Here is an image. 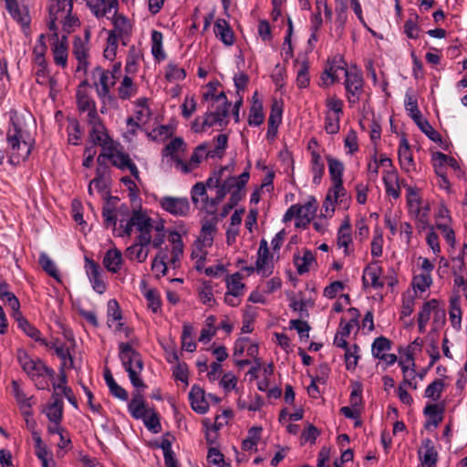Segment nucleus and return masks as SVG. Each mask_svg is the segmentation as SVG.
<instances>
[{
    "instance_id": "obj_46",
    "label": "nucleus",
    "mask_w": 467,
    "mask_h": 467,
    "mask_svg": "<svg viewBox=\"0 0 467 467\" xmlns=\"http://www.w3.org/2000/svg\"><path fill=\"white\" fill-rule=\"evenodd\" d=\"M418 382L417 381H410V380H408V379H402L397 389H396V393H397V396L399 398V400H400V402L405 405V406H408V407H410L412 404H413V398L412 396L409 393L408 391V389H411L413 390H416L418 389Z\"/></svg>"
},
{
    "instance_id": "obj_35",
    "label": "nucleus",
    "mask_w": 467,
    "mask_h": 467,
    "mask_svg": "<svg viewBox=\"0 0 467 467\" xmlns=\"http://www.w3.org/2000/svg\"><path fill=\"white\" fill-rule=\"evenodd\" d=\"M258 345L252 341L249 337L238 338L234 347V356L235 358L246 354L251 358H256L258 356Z\"/></svg>"
},
{
    "instance_id": "obj_54",
    "label": "nucleus",
    "mask_w": 467,
    "mask_h": 467,
    "mask_svg": "<svg viewBox=\"0 0 467 467\" xmlns=\"http://www.w3.org/2000/svg\"><path fill=\"white\" fill-rule=\"evenodd\" d=\"M462 309L459 296H453L450 300L449 318L451 327L456 331L462 329Z\"/></svg>"
},
{
    "instance_id": "obj_3",
    "label": "nucleus",
    "mask_w": 467,
    "mask_h": 467,
    "mask_svg": "<svg viewBox=\"0 0 467 467\" xmlns=\"http://www.w3.org/2000/svg\"><path fill=\"white\" fill-rule=\"evenodd\" d=\"M171 244L170 256L166 251L161 250L152 261L151 270L157 277L166 275L167 265L176 268L183 255L184 244L182 235L172 231L168 237Z\"/></svg>"
},
{
    "instance_id": "obj_50",
    "label": "nucleus",
    "mask_w": 467,
    "mask_h": 467,
    "mask_svg": "<svg viewBox=\"0 0 467 467\" xmlns=\"http://www.w3.org/2000/svg\"><path fill=\"white\" fill-rule=\"evenodd\" d=\"M331 183H343L345 166L341 161L332 156L327 157Z\"/></svg>"
},
{
    "instance_id": "obj_51",
    "label": "nucleus",
    "mask_w": 467,
    "mask_h": 467,
    "mask_svg": "<svg viewBox=\"0 0 467 467\" xmlns=\"http://www.w3.org/2000/svg\"><path fill=\"white\" fill-rule=\"evenodd\" d=\"M432 283L433 280L431 273L414 270L411 284L415 292H426L431 287Z\"/></svg>"
},
{
    "instance_id": "obj_36",
    "label": "nucleus",
    "mask_w": 467,
    "mask_h": 467,
    "mask_svg": "<svg viewBox=\"0 0 467 467\" xmlns=\"http://www.w3.org/2000/svg\"><path fill=\"white\" fill-rule=\"evenodd\" d=\"M189 399L191 406L195 412L199 414L207 412L209 404L205 400L204 390L201 387L193 385L189 393Z\"/></svg>"
},
{
    "instance_id": "obj_52",
    "label": "nucleus",
    "mask_w": 467,
    "mask_h": 467,
    "mask_svg": "<svg viewBox=\"0 0 467 467\" xmlns=\"http://www.w3.org/2000/svg\"><path fill=\"white\" fill-rule=\"evenodd\" d=\"M141 293L147 300L148 307L153 312L158 313L161 307V301L159 292L156 289L147 287L145 282L140 284Z\"/></svg>"
},
{
    "instance_id": "obj_62",
    "label": "nucleus",
    "mask_w": 467,
    "mask_h": 467,
    "mask_svg": "<svg viewBox=\"0 0 467 467\" xmlns=\"http://www.w3.org/2000/svg\"><path fill=\"white\" fill-rule=\"evenodd\" d=\"M149 244H143L139 240L137 243L132 244L127 249L128 256L131 260H137L140 263L146 261L149 250L147 248Z\"/></svg>"
},
{
    "instance_id": "obj_31",
    "label": "nucleus",
    "mask_w": 467,
    "mask_h": 467,
    "mask_svg": "<svg viewBox=\"0 0 467 467\" xmlns=\"http://www.w3.org/2000/svg\"><path fill=\"white\" fill-rule=\"evenodd\" d=\"M218 86V82H209L206 85V90L202 95L203 99L210 102L211 108L231 106L224 92L221 91L216 93Z\"/></svg>"
},
{
    "instance_id": "obj_26",
    "label": "nucleus",
    "mask_w": 467,
    "mask_h": 467,
    "mask_svg": "<svg viewBox=\"0 0 467 467\" xmlns=\"http://www.w3.org/2000/svg\"><path fill=\"white\" fill-rule=\"evenodd\" d=\"M398 157L400 165L406 173L410 174L416 171V163L413 159L412 151L408 140L404 136L400 140Z\"/></svg>"
},
{
    "instance_id": "obj_57",
    "label": "nucleus",
    "mask_w": 467,
    "mask_h": 467,
    "mask_svg": "<svg viewBox=\"0 0 467 467\" xmlns=\"http://www.w3.org/2000/svg\"><path fill=\"white\" fill-rule=\"evenodd\" d=\"M200 301L208 306H213L216 300L213 296V285L210 281H203L198 287Z\"/></svg>"
},
{
    "instance_id": "obj_47",
    "label": "nucleus",
    "mask_w": 467,
    "mask_h": 467,
    "mask_svg": "<svg viewBox=\"0 0 467 467\" xmlns=\"http://www.w3.org/2000/svg\"><path fill=\"white\" fill-rule=\"evenodd\" d=\"M310 171L313 175V183L318 185L325 173V164L321 155L317 150L311 151Z\"/></svg>"
},
{
    "instance_id": "obj_53",
    "label": "nucleus",
    "mask_w": 467,
    "mask_h": 467,
    "mask_svg": "<svg viewBox=\"0 0 467 467\" xmlns=\"http://www.w3.org/2000/svg\"><path fill=\"white\" fill-rule=\"evenodd\" d=\"M262 431V427L258 426L249 429L246 438L242 442V450L249 452L255 451L258 442L261 440Z\"/></svg>"
},
{
    "instance_id": "obj_18",
    "label": "nucleus",
    "mask_w": 467,
    "mask_h": 467,
    "mask_svg": "<svg viewBox=\"0 0 467 467\" xmlns=\"http://www.w3.org/2000/svg\"><path fill=\"white\" fill-rule=\"evenodd\" d=\"M90 30L85 28L84 36H76L73 41L72 52L78 60V71L85 70L88 64Z\"/></svg>"
},
{
    "instance_id": "obj_1",
    "label": "nucleus",
    "mask_w": 467,
    "mask_h": 467,
    "mask_svg": "<svg viewBox=\"0 0 467 467\" xmlns=\"http://www.w3.org/2000/svg\"><path fill=\"white\" fill-rule=\"evenodd\" d=\"M234 165L223 167L214 171L207 181L210 188L216 190L217 201H222L226 195H229L228 208L233 209L245 196V186L250 179L248 170L240 175H234Z\"/></svg>"
},
{
    "instance_id": "obj_14",
    "label": "nucleus",
    "mask_w": 467,
    "mask_h": 467,
    "mask_svg": "<svg viewBox=\"0 0 467 467\" xmlns=\"http://www.w3.org/2000/svg\"><path fill=\"white\" fill-rule=\"evenodd\" d=\"M48 36L53 59L57 66L65 68L67 65L68 45L67 35L60 29L49 30Z\"/></svg>"
},
{
    "instance_id": "obj_41",
    "label": "nucleus",
    "mask_w": 467,
    "mask_h": 467,
    "mask_svg": "<svg viewBox=\"0 0 467 467\" xmlns=\"http://www.w3.org/2000/svg\"><path fill=\"white\" fill-rule=\"evenodd\" d=\"M440 305V302L437 299H431L425 302L419 314H418V328L420 333H424L426 330V326L429 323L431 315L435 308Z\"/></svg>"
},
{
    "instance_id": "obj_64",
    "label": "nucleus",
    "mask_w": 467,
    "mask_h": 467,
    "mask_svg": "<svg viewBox=\"0 0 467 467\" xmlns=\"http://www.w3.org/2000/svg\"><path fill=\"white\" fill-rule=\"evenodd\" d=\"M444 388L445 383L443 380L441 379H436L427 386L424 391V397L432 401H437L440 400Z\"/></svg>"
},
{
    "instance_id": "obj_15",
    "label": "nucleus",
    "mask_w": 467,
    "mask_h": 467,
    "mask_svg": "<svg viewBox=\"0 0 467 467\" xmlns=\"http://www.w3.org/2000/svg\"><path fill=\"white\" fill-rule=\"evenodd\" d=\"M115 82L116 76L110 75L109 70L98 67L92 71V84L103 103L112 99L109 89L115 85Z\"/></svg>"
},
{
    "instance_id": "obj_61",
    "label": "nucleus",
    "mask_w": 467,
    "mask_h": 467,
    "mask_svg": "<svg viewBox=\"0 0 467 467\" xmlns=\"http://www.w3.org/2000/svg\"><path fill=\"white\" fill-rule=\"evenodd\" d=\"M383 231L380 227H375L373 231V237L370 244V253L372 257L379 258L383 254Z\"/></svg>"
},
{
    "instance_id": "obj_34",
    "label": "nucleus",
    "mask_w": 467,
    "mask_h": 467,
    "mask_svg": "<svg viewBox=\"0 0 467 467\" xmlns=\"http://www.w3.org/2000/svg\"><path fill=\"white\" fill-rule=\"evenodd\" d=\"M294 264L296 272L299 275H304L314 268L317 262L314 254L310 250L305 249L294 255Z\"/></svg>"
},
{
    "instance_id": "obj_49",
    "label": "nucleus",
    "mask_w": 467,
    "mask_h": 467,
    "mask_svg": "<svg viewBox=\"0 0 467 467\" xmlns=\"http://www.w3.org/2000/svg\"><path fill=\"white\" fill-rule=\"evenodd\" d=\"M214 34L225 46H232L234 42V33L224 19H217Z\"/></svg>"
},
{
    "instance_id": "obj_55",
    "label": "nucleus",
    "mask_w": 467,
    "mask_h": 467,
    "mask_svg": "<svg viewBox=\"0 0 467 467\" xmlns=\"http://www.w3.org/2000/svg\"><path fill=\"white\" fill-rule=\"evenodd\" d=\"M112 14V24L114 28L109 33H114L119 38L130 35L131 32V24L130 21L124 16L118 15L117 12Z\"/></svg>"
},
{
    "instance_id": "obj_17",
    "label": "nucleus",
    "mask_w": 467,
    "mask_h": 467,
    "mask_svg": "<svg viewBox=\"0 0 467 467\" xmlns=\"http://www.w3.org/2000/svg\"><path fill=\"white\" fill-rule=\"evenodd\" d=\"M131 223L135 224L139 232L138 240L143 244H150L151 231L154 230L156 221L142 211H136L131 215Z\"/></svg>"
},
{
    "instance_id": "obj_13",
    "label": "nucleus",
    "mask_w": 467,
    "mask_h": 467,
    "mask_svg": "<svg viewBox=\"0 0 467 467\" xmlns=\"http://www.w3.org/2000/svg\"><path fill=\"white\" fill-rule=\"evenodd\" d=\"M17 360L23 370L33 380L47 376L52 377L54 371L49 369L39 358H31L25 350L19 349L17 351Z\"/></svg>"
},
{
    "instance_id": "obj_45",
    "label": "nucleus",
    "mask_w": 467,
    "mask_h": 467,
    "mask_svg": "<svg viewBox=\"0 0 467 467\" xmlns=\"http://www.w3.org/2000/svg\"><path fill=\"white\" fill-rule=\"evenodd\" d=\"M399 365L402 371V379L416 381V364L412 355L404 353V355L399 359Z\"/></svg>"
},
{
    "instance_id": "obj_28",
    "label": "nucleus",
    "mask_w": 467,
    "mask_h": 467,
    "mask_svg": "<svg viewBox=\"0 0 467 467\" xmlns=\"http://www.w3.org/2000/svg\"><path fill=\"white\" fill-rule=\"evenodd\" d=\"M345 71H347V69L342 65L341 61L335 59L329 62L320 77L319 86L323 88L330 87L339 80L340 74H345Z\"/></svg>"
},
{
    "instance_id": "obj_33",
    "label": "nucleus",
    "mask_w": 467,
    "mask_h": 467,
    "mask_svg": "<svg viewBox=\"0 0 467 467\" xmlns=\"http://www.w3.org/2000/svg\"><path fill=\"white\" fill-rule=\"evenodd\" d=\"M0 300L10 309V315L14 319L19 317L22 313L20 311V303L18 298L8 290L7 285H0Z\"/></svg>"
},
{
    "instance_id": "obj_6",
    "label": "nucleus",
    "mask_w": 467,
    "mask_h": 467,
    "mask_svg": "<svg viewBox=\"0 0 467 467\" xmlns=\"http://www.w3.org/2000/svg\"><path fill=\"white\" fill-rule=\"evenodd\" d=\"M317 207V200L311 197L303 204L296 203L290 206L284 214L283 222L295 220L296 227L306 228L314 219Z\"/></svg>"
},
{
    "instance_id": "obj_63",
    "label": "nucleus",
    "mask_w": 467,
    "mask_h": 467,
    "mask_svg": "<svg viewBox=\"0 0 467 467\" xmlns=\"http://www.w3.org/2000/svg\"><path fill=\"white\" fill-rule=\"evenodd\" d=\"M391 348V342L385 337L375 338L371 345V354L375 358H380Z\"/></svg>"
},
{
    "instance_id": "obj_22",
    "label": "nucleus",
    "mask_w": 467,
    "mask_h": 467,
    "mask_svg": "<svg viewBox=\"0 0 467 467\" xmlns=\"http://www.w3.org/2000/svg\"><path fill=\"white\" fill-rule=\"evenodd\" d=\"M91 125V130L89 132L90 141L94 145H99L102 148V152L105 153L110 149L116 142L108 135L105 127L101 124L99 118L96 119V121H88Z\"/></svg>"
},
{
    "instance_id": "obj_39",
    "label": "nucleus",
    "mask_w": 467,
    "mask_h": 467,
    "mask_svg": "<svg viewBox=\"0 0 467 467\" xmlns=\"http://www.w3.org/2000/svg\"><path fill=\"white\" fill-rule=\"evenodd\" d=\"M135 118L137 122L132 118L128 119V125L138 127L140 124H144L148 121L150 116V110L148 105V100L145 98H140L135 102L134 109Z\"/></svg>"
},
{
    "instance_id": "obj_43",
    "label": "nucleus",
    "mask_w": 467,
    "mask_h": 467,
    "mask_svg": "<svg viewBox=\"0 0 467 467\" xmlns=\"http://www.w3.org/2000/svg\"><path fill=\"white\" fill-rule=\"evenodd\" d=\"M121 252L117 248L109 249L103 257V265L110 273H118L122 265Z\"/></svg>"
},
{
    "instance_id": "obj_20",
    "label": "nucleus",
    "mask_w": 467,
    "mask_h": 467,
    "mask_svg": "<svg viewBox=\"0 0 467 467\" xmlns=\"http://www.w3.org/2000/svg\"><path fill=\"white\" fill-rule=\"evenodd\" d=\"M77 101L79 111L87 113V120L96 121L99 119L95 101L88 94V84L83 82L77 91Z\"/></svg>"
},
{
    "instance_id": "obj_5",
    "label": "nucleus",
    "mask_w": 467,
    "mask_h": 467,
    "mask_svg": "<svg viewBox=\"0 0 467 467\" xmlns=\"http://www.w3.org/2000/svg\"><path fill=\"white\" fill-rule=\"evenodd\" d=\"M119 358L129 374L131 384L137 389H143L145 385L140 378L143 362L140 354L127 343L119 344Z\"/></svg>"
},
{
    "instance_id": "obj_40",
    "label": "nucleus",
    "mask_w": 467,
    "mask_h": 467,
    "mask_svg": "<svg viewBox=\"0 0 467 467\" xmlns=\"http://www.w3.org/2000/svg\"><path fill=\"white\" fill-rule=\"evenodd\" d=\"M52 402L48 403L43 412L53 424H59L63 415V400L57 395L52 396Z\"/></svg>"
},
{
    "instance_id": "obj_60",
    "label": "nucleus",
    "mask_w": 467,
    "mask_h": 467,
    "mask_svg": "<svg viewBox=\"0 0 467 467\" xmlns=\"http://www.w3.org/2000/svg\"><path fill=\"white\" fill-rule=\"evenodd\" d=\"M182 348L188 352H193L196 349L194 328L190 324H184L182 327Z\"/></svg>"
},
{
    "instance_id": "obj_42",
    "label": "nucleus",
    "mask_w": 467,
    "mask_h": 467,
    "mask_svg": "<svg viewBox=\"0 0 467 467\" xmlns=\"http://www.w3.org/2000/svg\"><path fill=\"white\" fill-rule=\"evenodd\" d=\"M122 315L117 300L110 299L107 305V323L114 330H120Z\"/></svg>"
},
{
    "instance_id": "obj_24",
    "label": "nucleus",
    "mask_w": 467,
    "mask_h": 467,
    "mask_svg": "<svg viewBox=\"0 0 467 467\" xmlns=\"http://www.w3.org/2000/svg\"><path fill=\"white\" fill-rule=\"evenodd\" d=\"M85 270L88 278L94 291L103 294L107 289V285L102 276V271L98 264L90 258H85Z\"/></svg>"
},
{
    "instance_id": "obj_25",
    "label": "nucleus",
    "mask_w": 467,
    "mask_h": 467,
    "mask_svg": "<svg viewBox=\"0 0 467 467\" xmlns=\"http://www.w3.org/2000/svg\"><path fill=\"white\" fill-rule=\"evenodd\" d=\"M345 87L349 103H356L358 100L359 94L362 90L363 79L362 76L357 72L345 71Z\"/></svg>"
},
{
    "instance_id": "obj_4",
    "label": "nucleus",
    "mask_w": 467,
    "mask_h": 467,
    "mask_svg": "<svg viewBox=\"0 0 467 467\" xmlns=\"http://www.w3.org/2000/svg\"><path fill=\"white\" fill-rule=\"evenodd\" d=\"M216 223L214 219L203 221L200 235L193 244L191 256L194 261L196 269L199 271L204 267L208 249L213 244V238L217 231Z\"/></svg>"
},
{
    "instance_id": "obj_9",
    "label": "nucleus",
    "mask_w": 467,
    "mask_h": 467,
    "mask_svg": "<svg viewBox=\"0 0 467 467\" xmlns=\"http://www.w3.org/2000/svg\"><path fill=\"white\" fill-rule=\"evenodd\" d=\"M102 158L109 159L112 165L121 171H130L132 176L137 181H140L139 170L136 164L130 158L129 154L123 151L122 147L119 143L116 142L105 153H100L98 157V161L100 162Z\"/></svg>"
},
{
    "instance_id": "obj_8",
    "label": "nucleus",
    "mask_w": 467,
    "mask_h": 467,
    "mask_svg": "<svg viewBox=\"0 0 467 467\" xmlns=\"http://www.w3.org/2000/svg\"><path fill=\"white\" fill-rule=\"evenodd\" d=\"M350 200V195L343 183H331L322 205L324 217H332L337 207L347 209Z\"/></svg>"
},
{
    "instance_id": "obj_12",
    "label": "nucleus",
    "mask_w": 467,
    "mask_h": 467,
    "mask_svg": "<svg viewBox=\"0 0 467 467\" xmlns=\"http://www.w3.org/2000/svg\"><path fill=\"white\" fill-rule=\"evenodd\" d=\"M379 162L382 168V181L386 193L393 199H398L400 196L398 171L393 166L392 161L386 155H380Z\"/></svg>"
},
{
    "instance_id": "obj_58",
    "label": "nucleus",
    "mask_w": 467,
    "mask_h": 467,
    "mask_svg": "<svg viewBox=\"0 0 467 467\" xmlns=\"http://www.w3.org/2000/svg\"><path fill=\"white\" fill-rule=\"evenodd\" d=\"M137 89L131 77L126 75L118 88V95L121 99H129L136 95Z\"/></svg>"
},
{
    "instance_id": "obj_37",
    "label": "nucleus",
    "mask_w": 467,
    "mask_h": 467,
    "mask_svg": "<svg viewBox=\"0 0 467 467\" xmlns=\"http://www.w3.org/2000/svg\"><path fill=\"white\" fill-rule=\"evenodd\" d=\"M418 453L421 464L424 467H435L438 454L432 441L430 439H425L422 441Z\"/></svg>"
},
{
    "instance_id": "obj_11",
    "label": "nucleus",
    "mask_w": 467,
    "mask_h": 467,
    "mask_svg": "<svg viewBox=\"0 0 467 467\" xmlns=\"http://www.w3.org/2000/svg\"><path fill=\"white\" fill-rule=\"evenodd\" d=\"M230 106L211 108V111L202 118H196L192 124V130L196 132H204L209 128L219 125L223 127L227 123V116Z\"/></svg>"
},
{
    "instance_id": "obj_56",
    "label": "nucleus",
    "mask_w": 467,
    "mask_h": 467,
    "mask_svg": "<svg viewBox=\"0 0 467 467\" xmlns=\"http://www.w3.org/2000/svg\"><path fill=\"white\" fill-rule=\"evenodd\" d=\"M407 205L411 215L419 214V213L429 208L428 206L422 205L418 191L412 187L407 188Z\"/></svg>"
},
{
    "instance_id": "obj_38",
    "label": "nucleus",
    "mask_w": 467,
    "mask_h": 467,
    "mask_svg": "<svg viewBox=\"0 0 467 467\" xmlns=\"http://www.w3.org/2000/svg\"><path fill=\"white\" fill-rule=\"evenodd\" d=\"M5 6L11 16L23 27L28 26L30 24V16L28 10L25 6H19L16 0H5Z\"/></svg>"
},
{
    "instance_id": "obj_27",
    "label": "nucleus",
    "mask_w": 467,
    "mask_h": 467,
    "mask_svg": "<svg viewBox=\"0 0 467 467\" xmlns=\"http://www.w3.org/2000/svg\"><path fill=\"white\" fill-rule=\"evenodd\" d=\"M91 13L97 17L101 18L106 16L116 13L119 5L118 0H84Z\"/></svg>"
},
{
    "instance_id": "obj_23",
    "label": "nucleus",
    "mask_w": 467,
    "mask_h": 467,
    "mask_svg": "<svg viewBox=\"0 0 467 467\" xmlns=\"http://www.w3.org/2000/svg\"><path fill=\"white\" fill-rule=\"evenodd\" d=\"M273 256L270 254L267 242L262 240L257 252L255 272L261 276L266 277L273 273Z\"/></svg>"
},
{
    "instance_id": "obj_29",
    "label": "nucleus",
    "mask_w": 467,
    "mask_h": 467,
    "mask_svg": "<svg viewBox=\"0 0 467 467\" xmlns=\"http://www.w3.org/2000/svg\"><path fill=\"white\" fill-rule=\"evenodd\" d=\"M208 157H210V151L207 144H201L194 150L188 162L178 161V170L183 173H189L196 169L202 160Z\"/></svg>"
},
{
    "instance_id": "obj_16",
    "label": "nucleus",
    "mask_w": 467,
    "mask_h": 467,
    "mask_svg": "<svg viewBox=\"0 0 467 467\" xmlns=\"http://www.w3.org/2000/svg\"><path fill=\"white\" fill-rule=\"evenodd\" d=\"M7 156L8 161L13 165H19L26 161L32 151L33 143L22 142L16 137H7Z\"/></svg>"
},
{
    "instance_id": "obj_10",
    "label": "nucleus",
    "mask_w": 467,
    "mask_h": 467,
    "mask_svg": "<svg viewBox=\"0 0 467 467\" xmlns=\"http://www.w3.org/2000/svg\"><path fill=\"white\" fill-rule=\"evenodd\" d=\"M243 279V275L238 272L226 275L224 277L226 291L223 295V302L227 306L236 307L242 303L246 290Z\"/></svg>"
},
{
    "instance_id": "obj_44",
    "label": "nucleus",
    "mask_w": 467,
    "mask_h": 467,
    "mask_svg": "<svg viewBox=\"0 0 467 467\" xmlns=\"http://www.w3.org/2000/svg\"><path fill=\"white\" fill-rule=\"evenodd\" d=\"M336 3L335 34L337 37H341L348 20V0H336Z\"/></svg>"
},
{
    "instance_id": "obj_7",
    "label": "nucleus",
    "mask_w": 467,
    "mask_h": 467,
    "mask_svg": "<svg viewBox=\"0 0 467 467\" xmlns=\"http://www.w3.org/2000/svg\"><path fill=\"white\" fill-rule=\"evenodd\" d=\"M33 122V117L29 113L11 112L10 125L6 136L16 137L17 140H22V142L35 144V139L30 130Z\"/></svg>"
},
{
    "instance_id": "obj_48",
    "label": "nucleus",
    "mask_w": 467,
    "mask_h": 467,
    "mask_svg": "<svg viewBox=\"0 0 467 467\" xmlns=\"http://www.w3.org/2000/svg\"><path fill=\"white\" fill-rule=\"evenodd\" d=\"M128 410L130 415L137 420L145 418L150 411L146 407L143 397L140 394H135L130 403L128 404Z\"/></svg>"
},
{
    "instance_id": "obj_32",
    "label": "nucleus",
    "mask_w": 467,
    "mask_h": 467,
    "mask_svg": "<svg viewBox=\"0 0 467 467\" xmlns=\"http://www.w3.org/2000/svg\"><path fill=\"white\" fill-rule=\"evenodd\" d=\"M186 150V144L184 140L180 138H174L171 140L162 150L163 158H169L175 162V166L178 169V161L181 160L182 155Z\"/></svg>"
},
{
    "instance_id": "obj_21",
    "label": "nucleus",
    "mask_w": 467,
    "mask_h": 467,
    "mask_svg": "<svg viewBox=\"0 0 467 467\" xmlns=\"http://www.w3.org/2000/svg\"><path fill=\"white\" fill-rule=\"evenodd\" d=\"M337 245L338 249H342L345 256H350L354 254L352 228L348 217L343 220L337 231Z\"/></svg>"
},
{
    "instance_id": "obj_19",
    "label": "nucleus",
    "mask_w": 467,
    "mask_h": 467,
    "mask_svg": "<svg viewBox=\"0 0 467 467\" xmlns=\"http://www.w3.org/2000/svg\"><path fill=\"white\" fill-rule=\"evenodd\" d=\"M158 202L162 210L173 216H186L191 209L190 202L185 197L163 196Z\"/></svg>"
},
{
    "instance_id": "obj_2",
    "label": "nucleus",
    "mask_w": 467,
    "mask_h": 467,
    "mask_svg": "<svg viewBox=\"0 0 467 467\" xmlns=\"http://www.w3.org/2000/svg\"><path fill=\"white\" fill-rule=\"evenodd\" d=\"M72 9L73 0H49L48 29L56 31L61 27L67 34L74 32L80 26V21Z\"/></svg>"
},
{
    "instance_id": "obj_30",
    "label": "nucleus",
    "mask_w": 467,
    "mask_h": 467,
    "mask_svg": "<svg viewBox=\"0 0 467 467\" xmlns=\"http://www.w3.org/2000/svg\"><path fill=\"white\" fill-rule=\"evenodd\" d=\"M382 269L377 263L369 264L365 267L362 275L364 286H370L374 289L382 288L384 282L381 279Z\"/></svg>"
},
{
    "instance_id": "obj_59",
    "label": "nucleus",
    "mask_w": 467,
    "mask_h": 467,
    "mask_svg": "<svg viewBox=\"0 0 467 467\" xmlns=\"http://www.w3.org/2000/svg\"><path fill=\"white\" fill-rule=\"evenodd\" d=\"M325 114L341 117L343 116L344 102L336 95H329L325 100Z\"/></svg>"
}]
</instances>
